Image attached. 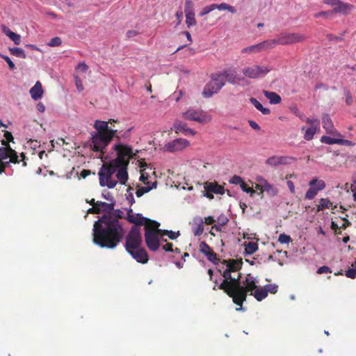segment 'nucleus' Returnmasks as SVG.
Segmentation results:
<instances>
[{
  "mask_svg": "<svg viewBox=\"0 0 356 356\" xmlns=\"http://www.w3.org/2000/svg\"><path fill=\"white\" fill-rule=\"evenodd\" d=\"M124 212L115 209L109 214H104L93 225L92 241L102 248L113 249L122 241L125 230L120 222Z\"/></svg>",
  "mask_w": 356,
  "mask_h": 356,
  "instance_id": "1",
  "label": "nucleus"
},
{
  "mask_svg": "<svg viewBox=\"0 0 356 356\" xmlns=\"http://www.w3.org/2000/svg\"><path fill=\"white\" fill-rule=\"evenodd\" d=\"M116 120L110 119L108 121L97 120L94 122V128L96 131L91 134V149L93 152H99L102 156L104 154V149L108 147L113 138L120 140L121 138L129 137L131 129H129L122 136H119L117 129L108 127V123L115 122Z\"/></svg>",
  "mask_w": 356,
  "mask_h": 356,
  "instance_id": "2",
  "label": "nucleus"
},
{
  "mask_svg": "<svg viewBox=\"0 0 356 356\" xmlns=\"http://www.w3.org/2000/svg\"><path fill=\"white\" fill-rule=\"evenodd\" d=\"M240 280L241 273H238L236 280H232L231 289L228 290L231 291V293L227 295L232 298L234 304L241 307L243 303L246 300L248 294L251 295L257 285L255 277L251 274H248L242 282Z\"/></svg>",
  "mask_w": 356,
  "mask_h": 356,
  "instance_id": "3",
  "label": "nucleus"
},
{
  "mask_svg": "<svg viewBox=\"0 0 356 356\" xmlns=\"http://www.w3.org/2000/svg\"><path fill=\"white\" fill-rule=\"evenodd\" d=\"M222 264L226 266V269L223 271L222 275L224 277L222 282L218 286V289L222 290L226 294L231 293L229 289L232 286V280L236 277H232V273L238 272L242 267L241 260L229 259L223 260Z\"/></svg>",
  "mask_w": 356,
  "mask_h": 356,
  "instance_id": "4",
  "label": "nucleus"
},
{
  "mask_svg": "<svg viewBox=\"0 0 356 356\" xmlns=\"http://www.w3.org/2000/svg\"><path fill=\"white\" fill-rule=\"evenodd\" d=\"M118 141V143L113 147V149L117 153V157L111 161V162L115 164V167L129 165L130 159H135L138 151L134 153L131 146L122 144L120 143V140Z\"/></svg>",
  "mask_w": 356,
  "mask_h": 356,
  "instance_id": "5",
  "label": "nucleus"
},
{
  "mask_svg": "<svg viewBox=\"0 0 356 356\" xmlns=\"http://www.w3.org/2000/svg\"><path fill=\"white\" fill-rule=\"evenodd\" d=\"M118 167L109 162L104 163L98 173L99 184L101 186H107L108 188H113L118 184V181L113 179V175L116 172Z\"/></svg>",
  "mask_w": 356,
  "mask_h": 356,
  "instance_id": "6",
  "label": "nucleus"
},
{
  "mask_svg": "<svg viewBox=\"0 0 356 356\" xmlns=\"http://www.w3.org/2000/svg\"><path fill=\"white\" fill-rule=\"evenodd\" d=\"M225 84V81L221 74H213L211 76V81L204 88L202 95L204 97H211L218 93Z\"/></svg>",
  "mask_w": 356,
  "mask_h": 356,
  "instance_id": "7",
  "label": "nucleus"
},
{
  "mask_svg": "<svg viewBox=\"0 0 356 356\" xmlns=\"http://www.w3.org/2000/svg\"><path fill=\"white\" fill-rule=\"evenodd\" d=\"M143 243L140 228L132 226L125 237L124 248L127 252L140 248Z\"/></svg>",
  "mask_w": 356,
  "mask_h": 356,
  "instance_id": "8",
  "label": "nucleus"
},
{
  "mask_svg": "<svg viewBox=\"0 0 356 356\" xmlns=\"http://www.w3.org/2000/svg\"><path fill=\"white\" fill-rule=\"evenodd\" d=\"M271 69L268 66L252 65L245 67L243 69L242 72L245 76L249 79H259L267 74Z\"/></svg>",
  "mask_w": 356,
  "mask_h": 356,
  "instance_id": "9",
  "label": "nucleus"
},
{
  "mask_svg": "<svg viewBox=\"0 0 356 356\" xmlns=\"http://www.w3.org/2000/svg\"><path fill=\"white\" fill-rule=\"evenodd\" d=\"M309 125L307 127L303 126L301 127V131L303 133V138L305 140L310 141L314 138V135L320 131L319 120L317 118H307L304 121Z\"/></svg>",
  "mask_w": 356,
  "mask_h": 356,
  "instance_id": "10",
  "label": "nucleus"
},
{
  "mask_svg": "<svg viewBox=\"0 0 356 356\" xmlns=\"http://www.w3.org/2000/svg\"><path fill=\"white\" fill-rule=\"evenodd\" d=\"M182 116L186 120L195 121L202 124L207 123L211 120V117L206 115L202 109L190 108L184 112Z\"/></svg>",
  "mask_w": 356,
  "mask_h": 356,
  "instance_id": "11",
  "label": "nucleus"
},
{
  "mask_svg": "<svg viewBox=\"0 0 356 356\" xmlns=\"http://www.w3.org/2000/svg\"><path fill=\"white\" fill-rule=\"evenodd\" d=\"M306 39L302 34L298 33H282L277 37L278 44L288 45L301 42Z\"/></svg>",
  "mask_w": 356,
  "mask_h": 356,
  "instance_id": "12",
  "label": "nucleus"
},
{
  "mask_svg": "<svg viewBox=\"0 0 356 356\" xmlns=\"http://www.w3.org/2000/svg\"><path fill=\"white\" fill-rule=\"evenodd\" d=\"M309 188L305 193V199L313 200L319 191L325 188L326 184L323 180L314 178L309 182Z\"/></svg>",
  "mask_w": 356,
  "mask_h": 356,
  "instance_id": "13",
  "label": "nucleus"
},
{
  "mask_svg": "<svg viewBox=\"0 0 356 356\" xmlns=\"http://www.w3.org/2000/svg\"><path fill=\"white\" fill-rule=\"evenodd\" d=\"M189 141L184 138H177L165 145L166 150L170 152L181 151L189 145Z\"/></svg>",
  "mask_w": 356,
  "mask_h": 356,
  "instance_id": "14",
  "label": "nucleus"
},
{
  "mask_svg": "<svg viewBox=\"0 0 356 356\" xmlns=\"http://www.w3.org/2000/svg\"><path fill=\"white\" fill-rule=\"evenodd\" d=\"M323 128L326 133L334 136H341V134L335 129L332 119L327 113H324L321 117Z\"/></svg>",
  "mask_w": 356,
  "mask_h": 356,
  "instance_id": "15",
  "label": "nucleus"
},
{
  "mask_svg": "<svg viewBox=\"0 0 356 356\" xmlns=\"http://www.w3.org/2000/svg\"><path fill=\"white\" fill-rule=\"evenodd\" d=\"M145 241L149 250L156 252L160 247V240L158 235L145 233Z\"/></svg>",
  "mask_w": 356,
  "mask_h": 356,
  "instance_id": "16",
  "label": "nucleus"
},
{
  "mask_svg": "<svg viewBox=\"0 0 356 356\" xmlns=\"http://www.w3.org/2000/svg\"><path fill=\"white\" fill-rule=\"evenodd\" d=\"M127 252L139 263L146 264L149 260L147 251L141 246Z\"/></svg>",
  "mask_w": 356,
  "mask_h": 356,
  "instance_id": "17",
  "label": "nucleus"
},
{
  "mask_svg": "<svg viewBox=\"0 0 356 356\" xmlns=\"http://www.w3.org/2000/svg\"><path fill=\"white\" fill-rule=\"evenodd\" d=\"M200 250L202 253L207 256L209 261L213 262V264H218L220 261V259L217 257V254L205 241L200 243Z\"/></svg>",
  "mask_w": 356,
  "mask_h": 356,
  "instance_id": "18",
  "label": "nucleus"
},
{
  "mask_svg": "<svg viewBox=\"0 0 356 356\" xmlns=\"http://www.w3.org/2000/svg\"><path fill=\"white\" fill-rule=\"evenodd\" d=\"M173 127L176 134L181 133L186 136H194L197 133L193 129L188 127L185 122L178 120L175 121Z\"/></svg>",
  "mask_w": 356,
  "mask_h": 356,
  "instance_id": "19",
  "label": "nucleus"
},
{
  "mask_svg": "<svg viewBox=\"0 0 356 356\" xmlns=\"http://www.w3.org/2000/svg\"><path fill=\"white\" fill-rule=\"evenodd\" d=\"M223 76V79L232 84L238 83L239 81L243 80V78L239 77L234 70H226L220 73Z\"/></svg>",
  "mask_w": 356,
  "mask_h": 356,
  "instance_id": "20",
  "label": "nucleus"
},
{
  "mask_svg": "<svg viewBox=\"0 0 356 356\" xmlns=\"http://www.w3.org/2000/svg\"><path fill=\"white\" fill-rule=\"evenodd\" d=\"M131 211H132L131 210L128 211L127 216L126 218L127 220L129 222L135 224L134 226L138 227L140 225H143L144 224V222H145V220H146V218L143 217L140 213L132 214Z\"/></svg>",
  "mask_w": 356,
  "mask_h": 356,
  "instance_id": "21",
  "label": "nucleus"
},
{
  "mask_svg": "<svg viewBox=\"0 0 356 356\" xmlns=\"http://www.w3.org/2000/svg\"><path fill=\"white\" fill-rule=\"evenodd\" d=\"M143 225L145 226V233L149 232L152 234H156L160 226V223L146 218V220Z\"/></svg>",
  "mask_w": 356,
  "mask_h": 356,
  "instance_id": "22",
  "label": "nucleus"
},
{
  "mask_svg": "<svg viewBox=\"0 0 356 356\" xmlns=\"http://www.w3.org/2000/svg\"><path fill=\"white\" fill-rule=\"evenodd\" d=\"M204 189L208 193H213L220 195H222L225 193L224 187L218 184L216 182H206L204 184Z\"/></svg>",
  "mask_w": 356,
  "mask_h": 356,
  "instance_id": "23",
  "label": "nucleus"
},
{
  "mask_svg": "<svg viewBox=\"0 0 356 356\" xmlns=\"http://www.w3.org/2000/svg\"><path fill=\"white\" fill-rule=\"evenodd\" d=\"M115 205V201L113 198L111 199V202H104L102 201H98L97 207L99 209V213H106V214H109L113 210V208Z\"/></svg>",
  "mask_w": 356,
  "mask_h": 356,
  "instance_id": "24",
  "label": "nucleus"
},
{
  "mask_svg": "<svg viewBox=\"0 0 356 356\" xmlns=\"http://www.w3.org/2000/svg\"><path fill=\"white\" fill-rule=\"evenodd\" d=\"M29 92L33 99L38 100L40 99L44 93L42 83L39 81H38L35 83V85L30 89Z\"/></svg>",
  "mask_w": 356,
  "mask_h": 356,
  "instance_id": "25",
  "label": "nucleus"
},
{
  "mask_svg": "<svg viewBox=\"0 0 356 356\" xmlns=\"http://www.w3.org/2000/svg\"><path fill=\"white\" fill-rule=\"evenodd\" d=\"M337 207V205H333V203L328 198H321L319 204L316 206V211L319 212L325 209H330L334 211Z\"/></svg>",
  "mask_w": 356,
  "mask_h": 356,
  "instance_id": "26",
  "label": "nucleus"
},
{
  "mask_svg": "<svg viewBox=\"0 0 356 356\" xmlns=\"http://www.w3.org/2000/svg\"><path fill=\"white\" fill-rule=\"evenodd\" d=\"M127 167L128 165H120L117 169L116 177L121 184H125L128 180Z\"/></svg>",
  "mask_w": 356,
  "mask_h": 356,
  "instance_id": "27",
  "label": "nucleus"
},
{
  "mask_svg": "<svg viewBox=\"0 0 356 356\" xmlns=\"http://www.w3.org/2000/svg\"><path fill=\"white\" fill-rule=\"evenodd\" d=\"M266 163L270 166H277L279 165L285 164L286 163V157L273 156L269 157L266 161Z\"/></svg>",
  "mask_w": 356,
  "mask_h": 356,
  "instance_id": "28",
  "label": "nucleus"
},
{
  "mask_svg": "<svg viewBox=\"0 0 356 356\" xmlns=\"http://www.w3.org/2000/svg\"><path fill=\"white\" fill-rule=\"evenodd\" d=\"M264 96L269 100L270 104H277L282 101L281 97L275 92L264 90Z\"/></svg>",
  "mask_w": 356,
  "mask_h": 356,
  "instance_id": "29",
  "label": "nucleus"
},
{
  "mask_svg": "<svg viewBox=\"0 0 356 356\" xmlns=\"http://www.w3.org/2000/svg\"><path fill=\"white\" fill-rule=\"evenodd\" d=\"M277 44H278V43L277 42V38L264 40V41L259 43V46L261 51L273 49Z\"/></svg>",
  "mask_w": 356,
  "mask_h": 356,
  "instance_id": "30",
  "label": "nucleus"
},
{
  "mask_svg": "<svg viewBox=\"0 0 356 356\" xmlns=\"http://www.w3.org/2000/svg\"><path fill=\"white\" fill-rule=\"evenodd\" d=\"M250 296H253L257 300L261 301L267 297V290L265 289L264 286L257 287Z\"/></svg>",
  "mask_w": 356,
  "mask_h": 356,
  "instance_id": "31",
  "label": "nucleus"
},
{
  "mask_svg": "<svg viewBox=\"0 0 356 356\" xmlns=\"http://www.w3.org/2000/svg\"><path fill=\"white\" fill-rule=\"evenodd\" d=\"M261 183H263V190L268 193L270 195H275L277 194V189L275 188L272 184L267 181L265 179H261Z\"/></svg>",
  "mask_w": 356,
  "mask_h": 356,
  "instance_id": "32",
  "label": "nucleus"
},
{
  "mask_svg": "<svg viewBox=\"0 0 356 356\" xmlns=\"http://www.w3.org/2000/svg\"><path fill=\"white\" fill-rule=\"evenodd\" d=\"M250 102L254 105V106L259 111L264 115H268L270 111L268 108H264L262 104L255 98L250 97Z\"/></svg>",
  "mask_w": 356,
  "mask_h": 356,
  "instance_id": "33",
  "label": "nucleus"
},
{
  "mask_svg": "<svg viewBox=\"0 0 356 356\" xmlns=\"http://www.w3.org/2000/svg\"><path fill=\"white\" fill-rule=\"evenodd\" d=\"M12 152L13 149L10 147H0V161H8Z\"/></svg>",
  "mask_w": 356,
  "mask_h": 356,
  "instance_id": "34",
  "label": "nucleus"
},
{
  "mask_svg": "<svg viewBox=\"0 0 356 356\" xmlns=\"http://www.w3.org/2000/svg\"><path fill=\"white\" fill-rule=\"evenodd\" d=\"M195 222L197 224V227L194 229L193 233L195 236H200L204 232V222L202 218L199 217L195 219Z\"/></svg>",
  "mask_w": 356,
  "mask_h": 356,
  "instance_id": "35",
  "label": "nucleus"
},
{
  "mask_svg": "<svg viewBox=\"0 0 356 356\" xmlns=\"http://www.w3.org/2000/svg\"><path fill=\"white\" fill-rule=\"evenodd\" d=\"M336 6H337V7H335L332 11V13H341L343 14H347L348 10L350 8V6L348 4L341 2L340 0H339V3H337Z\"/></svg>",
  "mask_w": 356,
  "mask_h": 356,
  "instance_id": "36",
  "label": "nucleus"
},
{
  "mask_svg": "<svg viewBox=\"0 0 356 356\" xmlns=\"http://www.w3.org/2000/svg\"><path fill=\"white\" fill-rule=\"evenodd\" d=\"M8 50L11 55L16 57L26 58V56L24 51L19 47H9Z\"/></svg>",
  "mask_w": 356,
  "mask_h": 356,
  "instance_id": "37",
  "label": "nucleus"
},
{
  "mask_svg": "<svg viewBox=\"0 0 356 356\" xmlns=\"http://www.w3.org/2000/svg\"><path fill=\"white\" fill-rule=\"evenodd\" d=\"M261 52L259 44L251 45L242 49L241 53L252 54Z\"/></svg>",
  "mask_w": 356,
  "mask_h": 356,
  "instance_id": "38",
  "label": "nucleus"
},
{
  "mask_svg": "<svg viewBox=\"0 0 356 356\" xmlns=\"http://www.w3.org/2000/svg\"><path fill=\"white\" fill-rule=\"evenodd\" d=\"M185 15H186V23L188 27L196 24V20L195 18L194 12H191V11H190V13L187 12L185 13Z\"/></svg>",
  "mask_w": 356,
  "mask_h": 356,
  "instance_id": "39",
  "label": "nucleus"
},
{
  "mask_svg": "<svg viewBox=\"0 0 356 356\" xmlns=\"http://www.w3.org/2000/svg\"><path fill=\"white\" fill-rule=\"evenodd\" d=\"M245 250L247 254H252L258 250V245L254 242H248Z\"/></svg>",
  "mask_w": 356,
  "mask_h": 356,
  "instance_id": "40",
  "label": "nucleus"
},
{
  "mask_svg": "<svg viewBox=\"0 0 356 356\" xmlns=\"http://www.w3.org/2000/svg\"><path fill=\"white\" fill-rule=\"evenodd\" d=\"M321 142L323 143L327 144V145H333V144L339 145V138H331L327 136H323L321 138Z\"/></svg>",
  "mask_w": 356,
  "mask_h": 356,
  "instance_id": "41",
  "label": "nucleus"
},
{
  "mask_svg": "<svg viewBox=\"0 0 356 356\" xmlns=\"http://www.w3.org/2000/svg\"><path fill=\"white\" fill-rule=\"evenodd\" d=\"M240 186L243 191L249 193L250 197H253L256 193V191L252 188L250 187L244 181Z\"/></svg>",
  "mask_w": 356,
  "mask_h": 356,
  "instance_id": "42",
  "label": "nucleus"
},
{
  "mask_svg": "<svg viewBox=\"0 0 356 356\" xmlns=\"http://www.w3.org/2000/svg\"><path fill=\"white\" fill-rule=\"evenodd\" d=\"M217 9L219 10H227L228 11H229L232 13H236V9L234 8V7L229 6L225 3H222L219 5L217 4Z\"/></svg>",
  "mask_w": 356,
  "mask_h": 356,
  "instance_id": "43",
  "label": "nucleus"
},
{
  "mask_svg": "<svg viewBox=\"0 0 356 356\" xmlns=\"http://www.w3.org/2000/svg\"><path fill=\"white\" fill-rule=\"evenodd\" d=\"M62 44V40L59 37H54L50 40V41L48 42V46L54 47H58L61 45Z\"/></svg>",
  "mask_w": 356,
  "mask_h": 356,
  "instance_id": "44",
  "label": "nucleus"
},
{
  "mask_svg": "<svg viewBox=\"0 0 356 356\" xmlns=\"http://www.w3.org/2000/svg\"><path fill=\"white\" fill-rule=\"evenodd\" d=\"M278 241L282 244L289 243L291 241L290 236L283 233L279 236Z\"/></svg>",
  "mask_w": 356,
  "mask_h": 356,
  "instance_id": "45",
  "label": "nucleus"
},
{
  "mask_svg": "<svg viewBox=\"0 0 356 356\" xmlns=\"http://www.w3.org/2000/svg\"><path fill=\"white\" fill-rule=\"evenodd\" d=\"M264 288L267 290V293L269 292L272 294H275L277 292L278 286L275 284H266L264 286Z\"/></svg>",
  "mask_w": 356,
  "mask_h": 356,
  "instance_id": "46",
  "label": "nucleus"
},
{
  "mask_svg": "<svg viewBox=\"0 0 356 356\" xmlns=\"http://www.w3.org/2000/svg\"><path fill=\"white\" fill-rule=\"evenodd\" d=\"M150 191L151 188H149V186H142L136 191V194L138 197H140L145 193H148Z\"/></svg>",
  "mask_w": 356,
  "mask_h": 356,
  "instance_id": "47",
  "label": "nucleus"
},
{
  "mask_svg": "<svg viewBox=\"0 0 356 356\" xmlns=\"http://www.w3.org/2000/svg\"><path fill=\"white\" fill-rule=\"evenodd\" d=\"M0 57L2 58L7 63L9 68L11 70H13L15 69V65L14 63L11 60V59L8 56L3 55L0 53Z\"/></svg>",
  "mask_w": 356,
  "mask_h": 356,
  "instance_id": "48",
  "label": "nucleus"
},
{
  "mask_svg": "<svg viewBox=\"0 0 356 356\" xmlns=\"http://www.w3.org/2000/svg\"><path fill=\"white\" fill-rule=\"evenodd\" d=\"M193 12V3L191 0H186L184 5V13Z\"/></svg>",
  "mask_w": 356,
  "mask_h": 356,
  "instance_id": "49",
  "label": "nucleus"
},
{
  "mask_svg": "<svg viewBox=\"0 0 356 356\" xmlns=\"http://www.w3.org/2000/svg\"><path fill=\"white\" fill-rule=\"evenodd\" d=\"M8 161H10V163H19L20 162V160L19 159V156L17 154L15 150L13 149V152L11 153L10 159Z\"/></svg>",
  "mask_w": 356,
  "mask_h": 356,
  "instance_id": "50",
  "label": "nucleus"
},
{
  "mask_svg": "<svg viewBox=\"0 0 356 356\" xmlns=\"http://www.w3.org/2000/svg\"><path fill=\"white\" fill-rule=\"evenodd\" d=\"M291 111L293 112V113L297 116L301 120H302L303 122L305 121V119H307V118L305 117V115L302 113L300 112L298 108L297 107H294L293 108H291Z\"/></svg>",
  "mask_w": 356,
  "mask_h": 356,
  "instance_id": "51",
  "label": "nucleus"
},
{
  "mask_svg": "<svg viewBox=\"0 0 356 356\" xmlns=\"http://www.w3.org/2000/svg\"><path fill=\"white\" fill-rule=\"evenodd\" d=\"M243 179L240 176L238 175H234L230 180V183L236 185L239 184L240 186L243 183Z\"/></svg>",
  "mask_w": 356,
  "mask_h": 356,
  "instance_id": "52",
  "label": "nucleus"
},
{
  "mask_svg": "<svg viewBox=\"0 0 356 356\" xmlns=\"http://www.w3.org/2000/svg\"><path fill=\"white\" fill-rule=\"evenodd\" d=\"M347 277L355 279L356 277V268H350L345 273Z\"/></svg>",
  "mask_w": 356,
  "mask_h": 356,
  "instance_id": "53",
  "label": "nucleus"
},
{
  "mask_svg": "<svg viewBox=\"0 0 356 356\" xmlns=\"http://www.w3.org/2000/svg\"><path fill=\"white\" fill-rule=\"evenodd\" d=\"M1 28L2 32L5 35H6L8 38L11 37V35L14 33L13 31H12L8 26H6L4 24H2Z\"/></svg>",
  "mask_w": 356,
  "mask_h": 356,
  "instance_id": "54",
  "label": "nucleus"
},
{
  "mask_svg": "<svg viewBox=\"0 0 356 356\" xmlns=\"http://www.w3.org/2000/svg\"><path fill=\"white\" fill-rule=\"evenodd\" d=\"M9 38L17 45L19 44L21 42V36L15 33H14Z\"/></svg>",
  "mask_w": 356,
  "mask_h": 356,
  "instance_id": "55",
  "label": "nucleus"
},
{
  "mask_svg": "<svg viewBox=\"0 0 356 356\" xmlns=\"http://www.w3.org/2000/svg\"><path fill=\"white\" fill-rule=\"evenodd\" d=\"M330 273H332L331 269L328 266H321L317 270L318 274Z\"/></svg>",
  "mask_w": 356,
  "mask_h": 356,
  "instance_id": "56",
  "label": "nucleus"
},
{
  "mask_svg": "<svg viewBox=\"0 0 356 356\" xmlns=\"http://www.w3.org/2000/svg\"><path fill=\"white\" fill-rule=\"evenodd\" d=\"M339 145H346V146H354L355 143H353L350 140H348L339 138Z\"/></svg>",
  "mask_w": 356,
  "mask_h": 356,
  "instance_id": "57",
  "label": "nucleus"
},
{
  "mask_svg": "<svg viewBox=\"0 0 356 356\" xmlns=\"http://www.w3.org/2000/svg\"><path fill=\"white\" fill-rule=\"evenodd\" d=\"M179 235H180L179 232H173L171 230L170 231L168 230V232H167V236L171 240L176 239Z\"/></svg>",
  "mask_w": 356,
  "mask_h": 356,
  "instance_id": "58",
  "label": "nucleus"
},
{
  "mask_svg": "<svg viewBox=\"0 0 356 356\" xmlns=\"http://www.w3.org/2000/svg\"><path fill=\"white\" fill-rule=\"evenodd\" d=\"M10 163L9 161H0V175L5 171V168Z\"/></svg>",
  "mask_w": 356,
  "mask_h": 356,
  "instance_id": "59",
  "label": "nucleus"
},
{
  "mask_svg": "<svg viewBox=\"0 0 356 356\" xmlns=\"http://www.w3.org/2000/svg\"><path fill=\"white\" fill-rule=\"evenodd\" d=\"M332 13V12H331V11H321V12L314 14V17L315 18H318L320 17H327L329 15H330Z\"/></svg>",
  "mask_w": 356,
  "mask_h": 356,
  "instance_id": "60",
  "label": "nucleus"
},
{
  "mask_svg": "<svg viewBox=\"0 0 356 356\" xmlns=\"http://www.w3.org/2000/svg\"><path fill=\"white\" fill-rule=\"evenodd\" d=\"M75 83H76V88L78 89V90L79 92L83 91V87L81 79L78 76H76V78H75Z\"/></svg>",
  "mask_w": 356,
  "mask_h": 356,
  "instance_id": "61",
  "label": "nucleus"
},
{
  "mask_svg": "<svg viewBox=\"0 0 356 356\" xmlns=\"http://www.w3.org/2000/svg\"><path fill=\"white\" fill-rule=\"evenodd\" d=\"M248 124L251 128H252L254 130L259 131L261 129L260 126L254 121L253 120H249Z\"/></svg>",
  "mask_w": 356,
  "mask_h": 356,
  "instance_id": "62",
  "label": "nucleus"
},
{
  "mask_svg": "<svg viewBox=\"0 0 356 356\" xmlns=\"http://www.w3.org/2000/svg\"><path fill=\"white\" fill-rule=\"evenodd\" d=\"M77 69L82 72H86L88 69V66L85 63H81L78 65Z\"/></svg>",
  "mask_w": 356,
  "mask_h": 356,
  "instance_id": "63",
  "label": "nucleus"
},
{
  "mask_svg": "<svg viewBox=\"0 0 356 356\" xmlns=\"http://www.w3.org/2000/svg\"><path fill=\"white\" fill-rule=\"evenodd\" d=\"M173 244L172 243H168L165 245L162 246L163 250L166 252H172L173 251Z\"/></svg>",
  "mask_w": 356,
  "mask_h": 356,
  "instance_id": "64",
  "label": "nucleus"
}]
</instances>
